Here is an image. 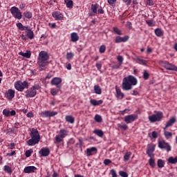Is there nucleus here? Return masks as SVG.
Instances as JSON below:
<instances>
[{
  "label": "nucleus",
  "instance_id": "c03bdc74",
  "mask_svg": "<svg viewBox=\"0 0 177 177\" xmlns=\"http://www.w3.org/2000/svg\"><path fill=\"white\" fill-rule=\"evenodd\" d=\"M149 164L151 168H154L156 167V160L153 158H150Z\"/></svg>",
  "mask_w": 177,
  "mask_h": 177
},
{
  "label": "nucleus",
  "instance_id": "2f4dec72",
  "mask_svg": "<svg viewBox=\"0 0 177 177\" xmlns=\"http://www.w3.org/2000/svg\"><path fill=\"white\" fill-rule=\"evenodd\" d=\"M93 133L97 135V136H99V138H103L104 136V132L101 129H95Z\"/></svg>",
  "mask_w": 177,
  "mask_h": 177
},
{
  "label": "nucleus",
  "instance_id": "f704fd0d",
  "mask_svg": "<svg viewBox=\"0 0 177 177\" xmlns=\"http://www.w3.org/2000/svg\"><path fill=\"white\" fill-rule=\"evenodd\" d=\"M158 168H164L165 165V160L162 159H158L157 161Z\"/></svg>",
  "mask_w": 177,
  "mask_h": 177
},
{
  "label": "nucleus",
  "instance_id": "f3484780",
  "mask_svg": "<svg viewBox=\"0 0 177 177\" xmlns=\"http://www.w3.org/2000/svg\"><path fill=\"white\" fill-rule=\"evenodd\" d=\"M15 93L16 91L15 90L10 88L5 93V97L8 100H12L13 97H15Z\"/></svg>",
  "mask_w": 177,
  "mask_h": 177
},
{
  "label": "nucleus",
  "instance_id": "49530a36",
  "mask_svg": "<svg viewBox=\"0 0 177 177\" xmlns=\"http://www.w3.org/2000/svg\"><path fill=\"white\" fill-rule=\"evenodd\" d=\"M65 3L66 5V7L69 9H72L73 6H74L73 1H65Z\"/></svg>",
  "mask_w": 177,
  "mask_h": 177
},
{
  "label": "nucleus",
  "instance_id": "864d4df0",
  "mask_svg": "<svg viewBox=\"0 0 177 177\" xmlns=\"http://www.w3.org/2000/svg\"><path fill=\"white\" fill-rule=\"evenodd\" d=\"M100 53H104L106 52V46L102 45L99 48Z\"/></svg>",
  "mask_w": 177,
  "mask_h": 177
},
{
  "label": "nucleus",
  "instance_id": "a211bd4d",
  "mask_svg": "<svg viewBox=\"0 0 177 177\" xmlns=\"http://www.w3.org/2000/svg\"><path fill=\"white\" fill-rule=\"evenodd\" d=\"M39 154L41 156V157H48L49 154H50V149L48 147H43L39 151Z\"/></svg>",
  "mask_w": 177,
  "mask_h": 177
},
{
  "label": "nucleus",
  "instance_id": "6e6d98bb",
  "mask_svg": "<svg viewBox=\"0 0 177 177\" xmlns=\"http://www.w3.org/2000/svg\"><path fill=\"white\" fill-rule=\"evenodd\" d=\"M117 60L119 62V64L121 66L122 64V62H124V57L121 55H118L117 57Z\"/></svg>",
  "mask_w": 177,
  "mask_h": 177
},
{
  "label": "nucleus",
  "instance_id": "cd10ccee",
  "mask_svg": "<svg viewBox=\"0 0 177 177\" xmlns=\"http://www.w3.org/2000/svg\"><path fill=\"white\" fill-rule=\"evenodd\" d=\"M65 120L66 122H68L69 124H74V122H75V118L73 115H66Z\"/></svg>",
  "mask_w": 177,
  "mask_h": 177
},
{
  "label": "nucleus",
  "instance_id": "72a5a7b5",
  "mask_svg": "<svg viewBox=\"0 0 177 177\" xmlns=\"http://www.w3.org/2000/svg\"><path fill=\"white\" fill-rule=\"evenodd\" d=\"M19 55L20 56H23L24 57H26V59H30L31 57V51H27L26 53L19 52Z\"/></svg>",
  "mask_w": 177,
  "mask_h": 177
},
{
  "label": "nucleus",
  "instance_id": "de8ad7c7",
  "mask_svg": "<svg viewBox=\"0 0 177 177\" xmlns=\"http://www.w3.org/2000/svg\"><path fill=\"white\" fill-rule=\"evenodd\" d=\"M113 31L117 35H122V32L117 27L113 28Z\"/></svg>",
  "mask_w": 177,
  "mask_h": 177
},
{
  "label": "nucleus",
  "instance_id": "ddd939ff",
  "mask_svg": "<svg viewBox=\"0 0 177 177\" xmlns=\"http://www.w3.org/2000/svg\"><path fill=\"white\" fill-rule=\"evenodd\" d=\"M62 81L63 80H62L61 77H54L50 81V84L55 86L58 91H60V89H62L61 84Z\"/></svg>",
  "mask_w": 177,
  "mask_h": 177
},
{
  "label": "nucleus",
  "instance_id": "b1692460",
  "mask_svg": "<svg viewBox=\"0 0 177 177\" xmlns=\"http://www.w3.org/2000/svg\"><path fill=\"white\" fill-rule=\"evenodd\" d=\"M71 41L72 42H77V41H80V36L78 35V33L73 32L71 34Z\"/></svg>",
  "mask_w": 177,
  "mask_h": 177
},
{
  "label": "nucleus",
  "instance_id": "6e6552de",
  "mask_svg": "<svg viewBox=\"0 0 177 177\" xmlns=\"http://www.w3.org/2000/svg\"><path fill=\"white\" fill-rule=\"evenodd\" d=\"M160 64H162L166 70H169L170 71H177V67L175 64L169 63L168 61H159Z\"/></svg>",
  "mask_w": 177,
  "mask_h": 177
},
{
  "label": "nucleus",
  "instance_id": "6ab92c4d",
  "mask_svg": "<svg viewBox=\"0 0 177 177\" xmlns=\"http://www.w3.org/2000/svg\"><path fill=\"white\" fill-rule=\"evenodd\" d=\"M129 39V36L126 35L123 37L121 36H117L115 39V44H121V42H127Z\"/></svg>",
  "mask_w": 177,
  "mask_h": 177
},
{
  "label": "nucleus",
  "instance_id": "c756f323",
  "mask_svg": "<svg viewBox=\"0 0 177 177\" xmlns=\"http://www.w3.org/2000/svg\"><path fill=\"white\" fill-rule=\"evenodd\" d=\"M26 37L29 39H34V32L32 30H31V28H29L28 30L26 31Z\"/></svg>",
  "mask_w": 177,
  "mask_h": 177
},
{
  "label": "nucleus",
  "instance_id": "79ce46f5",
  "mask_svg": "<svg viewBox=\"0 0 177 177\" xmlns=\"http://www.w3.org/2000/svg\"><path fill=\"white\" fill-rule=\"evenodd\" d=\"M118 128H120V129H123V131L128 130V125H127L125 123H121L118 124Z\"/></svg>",
  "mask_w": 177,
  "mask_h": 177
},
{
  "label": "nucleus",
  "instance_id": "ea45409f",
  "mask_svg": "<svg viewBox=\"0 0 177 177\" xmlns=\"http://www.w3.org/2000/svg\"><path fill=\"white\" fill-rule=\"evenodd\" d=\"M24 16L26 17V19H32V12L30 11H25L24 12Z\"/></svg>",
  "mask_w": 177,
  "mask_h": 177
},
{
  "label": "nucleus",
  "instance_id": "e2e57ef3",
  "mask_svg": "<svg viewBox=\"0 0 177 177\" xmlns=\"http://www.w3.org/2000/svg\"><path fill=\"white\" fill-rule=\"evenodd\" d=\"M145 5H148L149 6H153V5H154V1H147L145 2Z\"/></svg>",
  "mask_w": 177,
  "mask_h": 177
},
{
  "label": "nucleus",
  "instance_id": "09e8293b",
  "mask_svg": "<svg viewBox=\"0 0 177 177\" xmlns=\"http://www.w3.org/2000/svg\"><path fill=\"white\" fill-rule=\"evenodd\" d=\"M94 120L96 121V122H102L103 119L100 115H95Z\"/></svg>",
  "mask_w": 177,
  "mask_h": 177
},
{
  "label": "nucleus",
  "instance_id": "3c124183",
  "mask_svg": "<svg viewBox=\"0 0 177 177\" xmlns=\"http://www.w3.org/2000/svg\"><path fill=\"white\" fill-rule=\"evenodd\" d=\"M32 153H34V151L32 149L26 150V151L25 153V156H26V157H31V154Z\"/></svg>",
  "mask_w": 177,
  "mask_h": 177
},
{
  "label": "nucleus",
  "instance_id": "20e7f679",
  "mask_svg": "<svg viewBox=\"0 0 177 177\" xmlns=\"http://www.w3.org/2000/svg\"><path fill=\"white\" fill-rule=\"evenodd\" d=\"M39 89H41L39 84H34L32 87L27 88L24 92L26 97H27V99L35 97V96H37V91H39Z\"/></svg>",
  "mask_w": 177,
  "mask_h": 177
},
{
  "label": "nucleus",
  "instance_id": "0e129e2a",
  "mask_svg": "<svg viewBox=\"0 0 177 177\" xmlns=\"http://www.w3.org/2000/svg\"><path fill=\"white\" fill-rule=\"evenodd\" d=\"M97 14V15H104V10H103V8H102V7H100V8H98Z\"/></svg>",
  "mask_w": 177,
  "mask_h": 177
},
{
  "label": "nucleus",
  "instance_id": "423d86ee",
  "mask_svg": "<svg viewBox=\"0 0 177 177\" xmlns=\"http://www.w3.org/2000/svg\"><path fill=\"white\" fill-rule=\"evenodd\" d=\"M60 135H57L55 138V142L54 143L55 145H59V143H62L63 142V139H64L65 137L67 136L68 132L66 129H60L59 131Z\"/></svg>",
  "mask_w": 177,
  "mask_h": 177
},
{
  "label": "nucleus",
  "instance_id": "a18cd8bd",
  "mask_svg": "<svg viewBox=\"0 0 177 177\" xmlns=\"http://www.w3.org/2000/svg\"><path fill=\"white\" fill-rule=\"evenodd\" d=\"M146 23L149 27H154V26H156V21H154L153 19L147 20Z\"/></svg>",
  "mask_w": 177,
  "mask_h": 177
},
{
  "label": "nucleus",
  "instance_id": "412c9836",
  "mask_svg": "<svg viewBox=\"0 0 177 177\" xmlns=\"http://www.w3.org/2000/svg\"><path fill=\"white\" fill-rule=\"evenodd\" d=\"M3 114L4 117H13L16 115V111L12 110L11 111L9 109H5L3 110Z\"/></svg>",
  "mask_w": 177,
  "mask_h": 177
},
{
  "label": "nucleus",
  "instance_id": "aec40b11",
  "mask_svg": "<svg viewBox=\"0 0 177 177\" xmlns=\"http://www.w3.org/2000/svg\"><path fill=\"white\" fill-rule=\"evenodd\" d=\"M53 17L55 19V20L60 21L63 20L64 15L60 12L59 11H55L52 13Z\"/></svg>",
  "mask_w": 177,
  "mask_h": 177
},
{
  "label": "nucleus",
  "instance_id": "37998d69",
  "mask_svg": "<svg viewBox=\"0 0 177 177\" xmlns=\"http://www.w3.org/2000/svg\"><path fill=\"white\" fill-rule=\"evenodd\" d=\"M60 90L59 88L56 89L55 88H50V93L52 96H56L59 93Z\"/></svg>",
  "mask_w": 177,
  "mask_h": 177
},
{
  "label": "nucleus",
  "instance_id": "58836bf2",
  "mask_svg": "<svg viewBox=\"0 0 177 177\" xmlns=\"http://www.w3.org/2000/svg\"><path fill=\"white\" fill-rule=\"evenodd\" d=\"M131 156H132V152L131 151L127 152L124 156V161L127 162V161H128L129 158H131Z\"/></svg>",
  "mask_w": 177,
  "mask_h": 177
},
{
  "label": "nucleus",
  "instance_id": "a19ab883",
  "mask_svg": "<svg viewBox=\"0 0 177 177\" xmlns=\"http://www.w3.org/2000/svg\"><path fill=\"white\" fill-rule=\"evenodd\" d=\"M7 133H8V135H12V133H14L15 135H17V130L15 129V127L10 128L7 130Z\"/></svg>",
  "mask_w": 177,
  "mask_h": 177
},
{
  "label": "nucleus",
  "instance_id": "bb28decb",
  "mask_svg": "<svg viewBox=\"0 0 177 177\" xmlns=\"http://www.w3.org/2000/svg\"><path fill=\"white\" fill-rule=\"evenodd\" d=\"M16 26L19 31H27L30 28L29 26H23V24H21V22H18L17 24H16Z\"/></svg>",
  "mask_w": 177,
  "mask_h": 177
},
{
  "label": "nucleus",
  "instance_id": "5701e85b",
  "mask_svg": "<svg viewBox=\"0 0 177 177\" xmlns=\"http://www.w3.org/2000/svg\"><path fill=\"white\" fill-rule=\"evenodd\" d=\"M35 171H37V167L35 166H27L24 169V174H33Z\"/></svg>",
  "mask_w": 177,
  "mask_h": 177
},
{
  "label": "nucleus",
  "instance_id": "680f3d73",
  "mask_svg": "<svg viewBox=\"0 0 177 177\" xmlns=\"http://www.w3.org/2000/svg\"><path fill=\"white\" fill-rule=\"evenodd\" d=\"M16 147V144L15 142H11L10 145H8V149L10 150H13Z\"/></svg>",
  "mask_w": 177,
  "mask_h": 177
},
{
  "label": "nucleus",
  "instance_id": "4d7b16f0",
  "mask_svg": "<svg viewBox=\"0 0 177 177\" xmlns=\"http://www.w3.org/2000/svg\"><path fill=\"white\" fill-rule=\"evenodd\" d=\"M165 136L166 139H169V138H171L172 136V133L169 131H165Z\"/></svg>",
  "mask_w": 177,
  "mask_h": 177
},
{
  "label": "nucleus",
  "instance_id": "052dcab7",
  "mask_svg": "<svg viewBox=\"0 0 177 177\" xmlns=\"http://www.w3.org/2000/svg\"><path fill=\"white\" fill-rule=\"evenodd\" d=\"M126 27L129 29V30H132V22L131 21H127L126 24Z\"/></svg>",
  "mask_w": 177,
  "mask_h": 177
},
{
  "label": "nucleus",
  "instance_id": "2eb2a0df",
  "mask_svg": "<svg viewBox=\"0 0 177 177\" xmlns=\"http://www.w3.org/2000/svg\"><path fill=\"white\" fill-rule=\"evenodd\" d=\"M138 120V115L136 114H131L128 115L124 117V122L126 124H131V122H133V121H136Z\"/></svg>",
  "mask_w": 177,
  "mask_h": 177
},
{
  "label": "nucleus",
  "instance_id": "1a4fd4ad",
  "mask_svg": "<svg viewBox=\"0 0 177 177\" xmlns=\"http://www.w3.org/2000/svg\"><path fill=\"white\" fill-rule=\"evenodd\" d=\"M163 117L162 112L159 111L156 114L149 115L148 118L150 122H157L161 121Z\"/></svg>",
  "mask_w": 177,
  "mask_h": 177
},
{
  "label": "nucleus",
  "instance_id": "603ef678",
  "mask_svg": "<svg viewBox=\"0 0 177 177\" xmlns=\"http://www.w3.org/2000/svg\"><path fill=\"white\" fill-rule=\"evenodd\" d=\"M150 77V74H149V73H147V71H145L143 73V78L145 80H149V77Z\"/></svg>",
  "mask_w": 177,
  "mask_h": 177
},
{
  "label": "nucleus",
  "instance_id": "8fccbe9b",
  "mask_svg": "<svg viewBox=\"0 0 177 177\" xmlns=\"http://www.w3.org/2000/svg\"><path fill=\"white\" fill-rule=\"evenodd\" d=\"M74 57V53H66V59L67 60H71Z\"/></svg>",
  "mask_w": 177,
  "mask_h": 177
},
{
  "label": "nucleus",
  "instance_id": "4468645a",
  "mask_svg": "<svg viewBox=\"0 0 177 177\" xmlns=\"http://www.w3.org/2000/svg\"><path fill=\"white\" fill-rule=\"evenodd\" d=\"M98 10H99V4L97 3L91 4V6L90 8L91 12H88V16L90 17H92V16H96V15H97Z\"/></svg>",
  "mask_w": 177,
  "mask_h": 177
},
{
  "label": "nucleus",
  "instance_id": "0eeeda50",
  "mask_svg": "<svg viewBox=\"0 0 177 177\" xmlns=\"http://www.w3.org/2000/svg\"><path fill=\"white\" fill-rule=\"evenodd\" d=\"M10 12L15 19L17 20H21L23 15L20 12L19 8L13 6L10 9Z\"/></svg>",
  "mask_w": 177,
  "mask_h": 177
},
{
  "label": "nucleus",
  "instance_id": "7c9ffc66",
  "mask_svg": "<svg viewBox=\"0 0 177 177\" xmlns=\"http://www.w3.org/2000/svg\"><path fill=\"white\" fill-rule=\"evenodd\" d=\"M155 32V35H156V37H162L164 35V30H162V29L158 28L156 29H155L154 30Z\"/></svg>",
  "mask_w": 177,
  "mask_h": 177
},
{
  "label": "nucleus",
  "instance_id": "e433bc0d",
  "mask_svg": "<svg viewBox=\"0 0 177 177\" xmlns=\"http://www.w3.org/2000/svg\"><path fill=\"white\" fill-rule=\"evenodd\" d=\"M136 60H137V63H138V64H142V66H147V61L145 60V59H142L139 57H136Z\"/></svg>",
  "mask_w": 177,
  "mask_h": 177
},
{
  "label": "nucleus",
  "instance_id": "9d476101",
  "mask_svg": "<svg viewBox=\"0 0 177 177\" xmlns=\"http://www.w3.org/2000/svg\"><path fill=\"white\" fill-rule=\"evenodd\" d=\"M163 117L162 112L159 111L156 114L149 115L148 118L150 122H157L161 121Z\"/></svg>",
  "mask_w": 177,
  "mask_h": 177
},
{
  "label": "nucleus",
  "instance_id": "69168bd1",
  "mask_svg": "<svg viewBox=\"0 0 177 177\" xmlns=\"http://www.w3.org/2000/svg\"><path fill=\"white\" fill-rule=\"evenodd\" d=\"M104 165H109V164H111V160L110 159H105L104 160Z\"/></svg>",
  "mask_w": 177,
  "mask_h": 177
},
{
  "label": "nucleus",
  "instance_id": "473e14b6",
  "mask_svg": "<svg viewBox=\"0 0 177 177\" xmlns=\"http://www.w3.org/2000/svg\"><path fill=\"white\" fill-rule=\"evenodd\" d=\"M94 93H96V95H102V88L100 87V86H94Z\"/></svg>",
  "mask_w": 177,
  "mask_h": 177
},
{
  "label": "nucleus",
  "instance_id": "f8f14e48",
  "mask_svg": "<svg viewBox=\"0 0 177 177\" xmlns=\"http://www.w3.org/2000/svg\"><path fill=\"white\" fill-rule=\"evenodd\" d=\"M40 115L42 118H50V117L57 115V111H44L41 112Z\"/></svg>",
  "mask_w": 177,
  "mask_h": 177
},
{
  "label": "nucleus",
  "instance_id": "c85d7f7f",
  "mask_svg": "<svg viewBox=\"0 0 177 177\" xmlns=\"http://www.w3.org/2000/svg\"><path fill=\"white\" fill-rule=\"evenodd\" d=\"M115 89H116V97L120 100L124 99V96H125V95H124V93L121 91V89L118 88L117 87Z\"/></svg>",
  "mask_w": 177,
  "mask_h": 177
},
{
  "label": "nucleus",
  "instance_id": "a878e982",
  "mask_svg": "<svg viewBox=\"0 0 177 177\" xmlns=\"http://www.w3.org/2000/svg\"><path fill=\"white\" fill-rule=\"evenodd\" d=\"M90 104L94 106H100V104H103V100H96L95 99H91L90 100Z\"/></svg>",
  "mask_w": 177,
  "mask_h": 177
},
{
  "label": "nucleus",
  "instance_id": "13d9d810",
  "mask_svg": "<svg viewBox=\"0 0 177 177\" xmlns=\"http://www.w3.org/2000/svg\"><path fill=\"white\" fill-rule=\"evenodd\" d=\"M21 123L19 122H16L15 124H14V127L13 128L16 129H19V128H21Z\"/></svg>",
  "mask_w": 177,
  "mask_h": 177
},
{
  "label": "nucleus",
  "instance_id": "39448f33",
  "mask_svg": "<svg viewBox=\"0 0 177 177\" xmlns=\"http://www.w3.org/2000/svg\"><path fill=\"white\" fill-rule=\"evenodd\" d=\"M14 86L19 92H23L24 89H28L30 84H28V82L27 81L22 82L19 80L15 83Z\"/></svg>",
  "mask_w": 177,
  "mask_h": 177
},
{
  "label": "nucleus",
  "instance_id": "dca6fc26",
  "mask_svg": "<svg viewBox=\"0 0 177 177\" xmlns=\"http://www.w3.org/2000/svg\"><path fill=\"white\" fill-rule=\"evenodd\" d=\"M158 146L159 149H164V150H166L167 151H171V145H169V143L165 142V140L158 141Z\"/></svg>",
  "mask_w": 177,
  "mask_h": 177
},
{
  "label": "nucleus",
  "instance_id": "9b49d317",
  "mask_svg": "<svg viewBox=\"0 0 177 177\" xmlns=\"http://www.w3.org/2000/svg\"><path fill=\"white\" fill-rule=\"evenodd\" d=\"M154 151H156V145L148 144L146 153L150 157V158H154Z\"/></svg>",
  "mask_w": 177,
  "mask_h": 177
},
{
  "label": "nucleus",
  "instance_id": "393cba45",
  "mask_svg": "<svg viewBox=\"0 0 177 177\" xmlns=\"http://www.w3.org/2000/svg\"><path fill=\"white\" fill-rule=\"evenodd\" d=\"M175 122H176V118L173 117V118H170L169 120L166 124L164 129H167V128H169V127H172V125H174V124H175Z\"/></svg>",
  "mask_w": 177,
  "mask_h": 177
},
{
  "label": "nucleus",
  "instance_id": "bf43d9fd",
  "mask_svg": "<svg viewBox=\"0 0 177 177\" xmlns=\"http://www.w3.org/2000/svg\"><path fill=\"white\" fill-rule=\"evenodd\" d=\"M110 174L112 175V177H118L117 175V172L115 171V169H112L110 171Z\"/></svg>",
  "mask_w": 177,
  "mask_h": 177
},
{
  "label": "nucleus",
  "instance_id": "774afa93",
  "mask_svg": "<svg viewBox=\"0 0 177 177\" xmlns=\"http://www.w3.org/2000/svg\"><path fill=\"white\" fill-rule=\"evenodd\" d=\"M48 26L50 28H56V23H49Z\"/></svg>",
  "mask_w": 177,
  "mask_h": 177
},
{
  "label": "nucleus",
  "instance_id": "4c0bfd02",
  "mask_svg": "<svg viewBox=\"0 0 177 177\" xmlns=\"http://www.w3.org/2000/svg\"><path fill=\"white\" fill-rule=\"evenodd\" d=\"M3 171L7 174H10V175L12 174V172H13V171L12 170V167L8 165H5L3 167Z\"/></svg>",
  "mask_w": 177,
  "mask_h": 177
},
{
  "label": "nucleus",
  "instance_id": "338daca9",
  "mask_svg": "<svg viewBox=\"0 0 177 177\" xmlns=\"http://www.w3.org/2000/svg\"><path fill=\"white\" fill-rule=\"evenodd\" d=\"M74 143H75L74 138H71L68 142V145H74Z\"/></svg>",
  "mask_w": 177,
  "mask_h": 177
},
{
  "label": "nucleus",
  "instance_id": "7ed1b4c3",
  "mask_svg": "<svg viewBox=\"0 0 177 177\" xmlns=\"http://www.w3.org/2000/svg\"><path fill=\"white\" fill-rule=\"evenodd\" d=\"M30 135L31 139L27 141V145L28 146H35V145H38V143H39V140H41V135H39L38 129L32 128Z\"/></svg>",
  "mask_w": 177,
  "mask_h": 177
},
{
  "label": "nucleus",
  "instance_id": "f257e3e1",
  "mask_svg": "<svg viewBox=\"0 0 177 177\" xmlns=\"http://www.w3.org/2000/svg\"><path fill=\"white\" fill-rule=\"evenodd\" d=\"M138 84V79L133 75H129L123 78L122 88L123 91H131L132 86Z\"/></svg>",
  "mask_w": 177,
  "mask_h": 177
},
{
  "label": "nucleus",
  "instance_id": "c9c22d12",
  "mask_svg": "<svg viewBox=\"0 0 177 177\" xmlns=\"http://www.w3.org/2000/svg\"><path fill=\"white\" fill-rule=\"evenodd\" d=\"M167 162H168V164H176L177 156L175 158L170 156L167 160Z\"/></svg>",
  "mask_w": 177,
  "mask_h": 177
},
{
  "label": "nucleus",
  "instance_id": "5fc2aeb1",
  "mask_svg": "<svg viewBox=\"0 0 177 177\" xmlns=\"http://www.w3.org/2000/svg\"><path fill=\"white\" fill-rule=\"evenodd\" d=\"M119 175L121 177H128L129 176L128 173H127L124 171H119Z\"/></svg>",
  "mask_w": 177,
  "mask_h": 177
},
{
  "label": "nucleus",
  "instance_id": "4be33fe9",
  "mask_svg": "<svg viewBox=\"0 0 177 177\" xmlns=\"http://www.w3.org/2000/svg\"><path fill=\"white\" fill-rule=\"evenodd\" d=\"M97 153V149L95 147L91 148H88L86 149V156L87 157H91V156H93Z\"/></svg>",
  "mask_w": 177,
  "mask_h": 177
},
{
  "label": "nucleus",
  "instance_id": "f03ea898",
  "mask_svg": "<svg viewBox=\"0 0 177 177\" xmlns=\"http://www.w3.org/2000/svg\"><path fill=\"white\" fill-rule=\"evenodd\" d=\"M37 64L39 65V71L45 70V67L49 64V54L46 51H41L37 58Z\"/></svg>",
  "mask_w": 177,
  "mask_h": 177
}]
</instances>
